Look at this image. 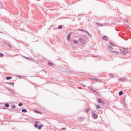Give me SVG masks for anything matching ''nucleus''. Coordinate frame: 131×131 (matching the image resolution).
I'll return each mask as SVG.
<instances>
[{"instance_id": "f257e3e1", "label": "nucleus", "mask_w": 131, "mask_h": 131, "mask_svg": "<svg viewBox=\"0 0 131 131\" xmlns=\"http://www.w3.org/2000/svg\"><path fill=\"white\" fill-rule=\"evenodd\" d=\"M120 53L122 55H125L127 53V51H126V49L125 48H123L122 49H120Z\"/></svg>"}, {"instance_id": "f03ea898", "label": "nucleus", "mask_w": 131, "mask_h": 131, "mask_svg": "<svg viewBox=\"0 0 131 131\" xmlns=\"http://www.w3.org/2000/svg\"><path fill=\"white\" fill-rule=\"evenodd\" d=\"M92 117L94 118V119H97V118H98V115L94 113L92 114Z\"/></svg>"}, {"instance_id": "7ed1b4c3", "label": "nucleus", "mask_w": 131, "mask_h": 131, "mask_svg": "<svg viewBox=\"0 0 131 131\" xmlns=\"http://www.w3.org/2000/svg\"><path fill=\"white\" fill-rule=\"evenodd\" d=\"M78 120H79V121H83V120H84V118L79 117L78 118Z\"/></svg>"}, {"instance_id": "20e7f679", "label": "nucleus", "mask_w": 131, "mask_h": 131, "mask_svg": "<svg viewBox=\"0 0 131 131\" xmlns=\"http://www.w3.org/2000/svg\"><path fill=\"white\" fill-rule=\"evenodd\" d=\"M38 123V121H35V124H34V126L35 128H37L38 127V125H37Z\"/></svg>"}, {"instance_id": "39448f33", "label": "nucleus", "mask_w": 131, "mask_h": 131, "mask_svg": "<svg viewBox=\"0 0 131 131\" xmlns=\"http://www.w3.org/2000/svg\"><path fill=\"white\" fill-rule=\"evenodd\" d=\"M70 38H71V34H69L67 37V39L69 41L70 40Z\"/></svg>"}, {"instance_id": "423d86ee", "label": "nucleus", "mask_w": 131, "mask_h": 131, "mask_svg": "<svg viewBox=\"0 0 131 131\" xmlns=\"http://www.w3.org/2000/svg\"><path fill=\"white\" fill-rule=\"evenodd\" d=\"M119 80H120L121 81H125L126 80V79L125 78H120L119 79Z\"/></svg>"}, {"instance_id": "0eeeda50", "label": "nucleus", "mask_w": 131, "mask_h": 131, "mask_svg": "<svg viewBox=\"0 0 131 131\" xmlns=\"http://www.w3.org/2000/svg\"><path fill=\"white\" fill-rule=\"evenodd\" d=\"M8 91L9 92H10V93H11V94H12V95H14V96H15V93H14V92H13V91H12V90H11V89L8 88Z\"/></svg>"}, {"instance_id": "6e6552de", "label": "nucleus", "mask_w": 131, "mask_h": 131, "mask_svg": "<svg viewBox=\"0 0 131 131\" xmlns=\"http://www.w3.org/2000/svg\"><path fill=\"white\" fill-rule=\"evenodd\" d=\"M41 127H43V124H40L38 126V129H41Z\"/></svg>"}, {"instance_id": "1a4fd4ad", "label": "nucleus", "mask_w": 131, "mask_h": 131, "mask_svg": "<svg viewBox=\"0 0 131 131\" xmlns=\"http://www.w3.org/2000/svg\"><path fill=\"white\" fill-rule=\"evenodd\" d=\"M102 39L104 40H108V37H107V36H104Z\"/></svg>"}, {"instance_id": "9d476101", "label": "nucleus", "mask_w": 131, "mask_h": 131, "mask_svg": "<svg viewBox=\"0 0 131 131\" xmlns=\"http://www.w3.org/2000/svg\"><path fill=\"white\" fill-rule=\"evenodd\" d=\"M5 107H6V108H9V107H10V104H9V103H6L5 104Z\"/></svg>"}, {"instance_id": "9b49d317", "label": "nucleus", "mask_w": 131, "mask_h": 131, "mask_svg": "<svg viewBox=\"0 0 131 131\" xmlns=\"http://www.w3.org/2000/svg\"><path fill=\"white\" fill-rule=\"evenodd\" d=\"M34 112H35V113H37L38 114H41V113H40V112L35 110L34 111Z\"/></svg>"}, {"instance_id": "f8f14e48", "label": "nucleus", "mask_w": 131, "mask_h": 131, "mask_svg": "<svg viewBox=\"0 0 131 131\" xmlns=\"http://www.w3.org/2000/svg\"><path fill=\"white\" fill-rule=\"evenodd\" d=\"M21 112H23V113H27V110L24 108L21 110Z\"/></svg>"}, {"instance_id": "ddd939ff", "label": "nucleus", "mask_w": 131, "mask_h": 131, "mask_svg": "<svg viewBox=\"0 0 131 131\" xmlns=\"http://www.w3.org/2000/svg\"><path fill=\"white\" fill-rule=\"evenodd\" d=\"M72 41L73 42H74V43H76V45H78V41L76 40H73Z\"/></svg>"}, {"instance_id": "4468645a", "label": "nucleus", "mask_w": 131, "mask_h": 131, "mask_svg": "<svg viewBox=\"0 0 131 131\" xmlns=\"http://www.w3.org/2000/svg\"><path fill=\"white\" fill-rule=\"evenodd\" d=\"M123 95V92L122 91H121L119 92V96H122Z\"/></svg>"}, {"instance_id": "2eb2a0df", "label": "nucleus", "mask_w": 131, "mask_h": 131, "mask_svg": "<svg viewBox=\"0 0 131 131\" xmlns=\"http://www.w3.org/2000/svg\"><path fill=\"white\" fill-rule=\"evenodd\" d=\"M108 50L110 51H112V50H113V48L112 46H109L108 47Z\"/></svg>"}, {"instance_id": "dca6fc26", "label": "nucleus", "mask_w": 131, "mask_h": 131, "mask_svg": "<svg viewBox=\"0 0 131 131\" xmlns=\"http://www.w3.org/2000/svg\"><path fill=\"white\" fill-rule=\"evenodd\" d=\"M112 53H113V54H115V55H117V54H118V52L116 51H113Z\"/></svg>"}, {"instance_id": "f3484780", "label": "nucleus", "mask_w": 131, "mask_h": 131, "mask_svg": "<svg viewBox=\"0 0 131 131\" xmlns=\"http://www.w3.org/2000/svg\"><path fill=\"white\" fill-rule=\"evenodd\" d=\"M12 77H6L7 80H10V79H12Z\"/></svg>"}, {"instance_id": "a211bd4d", "label": "nucleus", "mask_w": 131, "mask_h": 131, "mask_svg": "<svg viewBox=\"0 0 131 131\" xmlns=\"http://www.w3.org/2000/svg\"><path fill=\"white\" fill-rule=\"evenodd\" d=\"M91 91L93 92V93H95L96 94H98V92L96 91V90H94L93 89H90Z\"/></svg>"}, {"instance_id": "6ab92c4d", "label": "nucleus", "mask_w": 131, "mask_h": 131, "mask_svg": "<svg viewBox=\"0 0 131 131\" xmlns=\"http://www.w3.org/2000/svg\"><path fill=\"white\" fill-rule=\"evenodd\" d=\"M86 34L89 36H90V37H92V35L89 33V31H87V32L86 33Z\"/></svg>"}, {"instance_id": "aec40b11", "label": "nucleus", "mask_w": 131, "mask_h": 131, "mask_svg": "<svg viewBox=\"0 0 131 131\" xmlns=\"http://www.w3.org/2000/svg\"><path fill=\"white\" fill-rule=\"evenodd\" d=\"M48 64L49 66H53V63H52L51 62H48Z\"/></svg>"}, {"instance_id": "412c9836", "label": "nucleus", "mask_w": 131, "mask_h": 131, "mask_svg": "<svg viewBox=\"0 0 131 131\" xmlns=\"http://www.w3.org/2000/svg\"><path fill=\"white\" fill-rule=\"evenodd\" d=\"M81 43L82 45H84L85 43V40L84 39L82 40Z\"/></svg>"}, {"instance_id": "4be33fe9", "label": "nucleus", "mask_w": 131, "mask_h": 131, "mask_svg": "<svg viewBox=\"0 0 131 131\" xmlns=\"http://www.w3.org/2000/svg\"><path fill=\"white\" fill-rule=\"evenodd\" d=\"M18 106L19 107H22V106H23V103L20 102V103H18Z\"/></svg>"}, {"instance_id": "5701e85b", "label": "nucleus", "mask_w": 131, "mask_h": 131, "mask_svg": "<svg viewBox=\"0 0 131 131\" xmlns=\"http://www.w3.org/2000/svg\"><path fill=\"white\" fill-rule=\"evenodd\" d=\"M98 103H102V99H101L100 98H99V99H98Z\"/></svg>"}, {"instance_id": "b1692460", "label": "nucleus", "mask_w": 131, "mask_h": 131, "mask_svg": "<svg viewBox=\"0 0 131 131\" xmlns=\"http://www.w3.org/2000/svg\"><path fill=\"white\" fill-rule=\"evenodd\" d=\"M92 80H95V81H99L100 80L98 79L92 78Z\"/></svg>"}, {"instance_id": "393cba45", "label": "nucleus", "mask_w": 131, "mask_h": 131, "mask_svg": "<svg viewBox=\"0 0 131 131\" xmlns=\"http://www.w3.org/2000/svg\"><path fill=\"white\" fill-rule=\"evenodd\" d=\"M110 45H111V46H112V47H115V45H114V43H113L112 42H110Z\"/></svg>"}, {"instance_id": "a878e982", "label": "nucleus", "mask_w": 131, "mask_h": 131, "mask_svg": "<svg viewBox=\"0 0 131 131\" xmlns=\"http://www.w3.org/2000/svg\"><path fill=\"white\" fill-rule=\"evenodd\" d=\"M63 28V26H59L58 27V29H62Z\"/></svg>"}, {"instance_id": "bb28decb", "label": "nucleus", "mask_w": 131, "mask_h": 131, "mask_svg": "<svg viewBox=\"0 0 131 131\" xmlns=\"http://www.w3.org/2000/svg\"><path fill=\"white\" fill-rule=\"evenodd\" d=\"M97 109H101V106L99 105L96 106Z\"/></svg>"}, {"instance_id": "cd10ccee", "label": "nucleus", "mask_w": 131, "mask_h": 131, "mask_svg": "<svg viewBox=\"0 0 131 131\" xmlns=\"http://www.w3.org/2000/svg\"><path fill=\"white\" fill-rule=\"evenodd\" d=\"M11 108L12 109H15V108H16V106L15 105H12Z\"/></svg>"}, {"instance_id": "c85d7f7f", "label": "nucleus", "mask_w": 131, "mask_h": 131, "mask_svg": "<svg viewBox=\"0 0 131 131\" xmlns=\"http://www.w3.org/2000/svg\"><path fill=\"white\" fill-rule=\"evenodd\" d=\"M86 113H88L90 111V108H88L86 110H85Z\"/></svg>"}, {"instance_id": "c756f323", "label": "nucleus", "mask_w": 131, "mask_h": 131, "mask_svg": "<svg viewBox=\"0 0 131 131\" xmlns=\"http://www.w3.org/2000/svg\"><path fill=\"white\" fill-rule=\"evenodd\" d=\"M8 83V84H10L11 85H13V86H14V82H10Z\"/></svg>"}, {"instance_id": "7c9ffc66", "label": "nucleus", "mask_w": 131, "mask_h": 131, "mask_svg": "<svg viewBox=\"0 0 131 131\" xmlns=\"http://www.w3.org/2000/svg\"><path fill=\"white\" fill-rule=\"evenodd\" d=\"M110 77H114V75L113 74H110Z\"/></svg>"}, {"instance_id": "2f4dec72", "label": "nucleus", "mask_w": 131, "mask_h": 131, "mask_svg": "<svg viewBox=\"0 0 131 131\" xmlns=\"http://www.w3.org/2000/svg\"><path fill=\"white\" fill-rule=\"evenodd\" d=\"M0 57H4V53H0Z\"/></svg>"}, {"instance_id": "473e14b6", "label": "nucleus", "mask_w": 131, "mask_h": 131, "mask_svg": "<svg viewBox=\"0 0 131 131\" xmlns=\"http://www.w3.org/2000/svg\"><path fill=\"white\" fill-rule=\"evenodd\" d=\"M16 77H19V78H21V77L23 78L22 76H20V75H16Z\"/></svg>"}, {"instance_id": "72a5a7b5", "label": "nucleus", "mask_w": 131, "mask_h": 131, "mask_svg": "<svg viewBox=\"0 0 131 131\" xmlns=\"http://www.w3.org/2000/svg\"><path fill=\"white\" fill-rule=\"evenodd\" d=\"M98 26H100L101 27H102V26H103V24H98Z\"/></svg>"}, {"instance_id": "f704fd0d", "label": "nucleus", "mask_w": 131, "mask_h": 131, "mask_svg": "<svg viewBox=\"0 0 131 131\" xmlns=\"http://www.w3.org/2000/svg\"><path fill=\"white\" fill-rule=\"evenodd\" d=\"M82 40H83V39H82V38H80L79 39V41H80L81 42L82 41Z\"/></svg>"}, {"instance_id": "c9c22d12", "label": "nucleus", "mask_w": 131, "mask_h": 131, "mask_svg": "<svg viewBox=\"0 0 131 131\" xmlns=\"http://www.w3.org/2000/svg\"><path fill=\"white\" fill-rule=\"evenodd\" d=\"M82 32H84L85 33H86V32H88V31L83 30Z\"/></svg>"}, {"instance_id": "e433bc0d", "label": "nucleus", "mask_w": 131, "mask_h": 131, "mask_svg": "<svg viewBox=\"0 0 131 131\" xmlns=\"http://www.w3.org/2000/svg\"><path fill=\"white\" fill-rule=\"evenodd\" d=\"M61 129H62V130H66V127H62L61 128Z\"/></svg>"}, {"instance_id": "4c0bfd02", "label": "nucleus", "mask_w": 131, "mask_h": 131, "mask_svg": "<svg viewBox=\"0 0 131 131\" xmlns=\"http://www.w3.org/2000/svg\"><path fill=\"white\" fill-rule=\"evenodd\" d=\"M7 46L8 47H9V48H12V47L11 46V45L10 44H8Z\"/></svg>"}, {"instance_id": "58836bf2", "label": "nucleus", "mask_w": 131, "mask_h": 131, "mask_svg": "<svg viewBox=\"0 0 131 131\" xmlns=\"http://www.w3.org/2000/svg\"><path fill=\"white\" fill-rule=\"evenodd\" d=\"M79 31H83V29H79Z\"/></svg>"}, {"instance_id": "ea45409f", "label": "nucleus", "mask_w": 131, "mask_h": 131, "mask_svg": "<svg viewBox=\"0 0 131 131\" xmlns=\"http://www.w3.org/2000/svg\"><path fill=\"white\" fill-rule=\"evenodd\" d=\"M72 49H76L75 47H74V46L72 47Z\"/></svg>"}, {"instance_id": "a19ab883", "label": "nucleus", "mask_w": 131, "mask_h": 131, "mask_svg": "<svg viewBox=\"0 0 131 131\" xmlns=\"http://www.w3.org/2000/svg\"><path fill=\"white\" fill-rule=\"evenodd\" d=\"M103 104H105V102L104 101H102V102Z\"/></svg>"}, {"instance_id": "79ce46f5", "label": "nucleus", "mask_w": 131, "mask_h": 131, "mask_svg": "<svg viewBox=\"0 0 131 131\" xmlns=\"http://www.w3.org/2000/svg\"><path fill=\"white\" fill-rule=\"evenodd\" d=\"M125 22H126V23H127V20H125Z\"/></svg>"}, {"instance_id": "37998d69", "label": "nucleus", "mask_w": 131, "mask_h": 131, "mask_svg": "<svg viewBox=\"0 0 131 131\" xmlns=\"http://www.w3.org/2000/svg\"><path fill=\"white\" fill-rule=\"evenodd\" d=\"M32 51H33L32 50H31V52H32Z\"/></svg>"}, {"instance_id": "c03bdc74", "label": "nucleus", "mask_w": 131, "mask_h": 131, "mask_svg": "<svg viewBox=\"0 0 131 131\" xmlns=\"http://www.w3.org/2000/svg\"><path fill=\"white\" fill-rule=\"evenodd\" d=\"M26 59H28V57H26Z\"/></svg>"}, {"instance_id": "a18cd8bd", "label": "nucleus", "mask_w": 131, "mask_h": 131, "mask_svg": "<svg viewBox=\"0 0 131 131\" xmlns=\"http://www.w3.org/2000/svg\"><path fill=\"white\" fill-rule=\"evenodd\" d=\"M0 33H1V32H0Z\"/></svg>"}]
</instances>
